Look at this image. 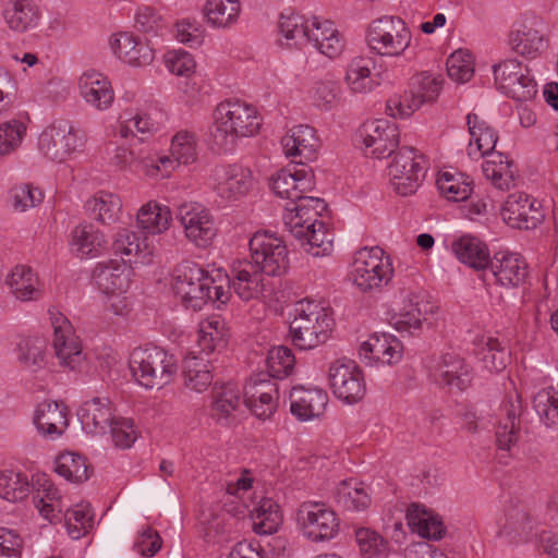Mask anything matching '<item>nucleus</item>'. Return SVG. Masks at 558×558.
<instances>
[{"mask_svg":"<svg viewBox=\"0 0 558 558\" xmlns=\"http://www.w3.org/2000/svg\"><path fill=\"white\" fill-rule=\"evenodd\" d=\"M262 120L255 107L241 100L220 102L214 111L210 130L213 144L220 150H231L239 138L258 133Z\"/></svg>","mask_w":558,"mask_h":558,"instance_id":"f257e3e1","label":"nucleus"},{"mask_svg":"<svg viewBox=\"0 0 558 558\" xmlns=\"http://www.w3.org/2000/svg\"><path fill=\"white\" fill-rule=\"evenodd\" d=\"M294 312L290 335L295 347L311 350L327 341L333 319L325 307L316 301L301 300Z\"/></svg>","mask_w":558,"mask_h":558,"instance_id":"f03ea898","label":"nucleus"},{"mask_svg":"<svg viewBox=\"0 0 558 558\" xmlns=\"http://www.w3.org/2000/svg\"><path fill=\"white\" fill-rule=\"evenodd\" d=\"M130 367L140 385L161 389L170 384L177 373V360L159 347L135 348L130 356Z\"/></svg>","mask_w":558,"mask_h":558,"instance_id":"7ed1b4c3","label":"nucleus"},{"mask_svg":"<svg viewBox=\"0 0 558 558\" xmlns=\"http://www.w3.org/2000/svg\"><path fill=\"white\" fill-rule=\"evenodd\" d=\"M393 276L390 257L378 247L357 250L352 258L349 280L362 292H371L387 286Z\"/></svg>","mask_w":558,"mask_h":558,"instance_id":"20e7f679","label":"nucleus"},{"mask_svg":"<svg viewBox=\"0 0 558 558\" xmlns=\"http://www.w3.org/2000/svg\"><path fill=\"white\" fill-rule=\"evenodd\" d=\"M411 32L399 16L385 15L374 20L367 29L368 48L379 56L399 57L411 44Z\"/></svg>","mask_w":558,"mask_h":558,"instance_id":"39448f33","label":"nucleus"},{"mask_svg":"<svg viewBox=\"0 0 558 558\" xmlns=\"http://www.w3.org/2000/svg\"><path fill=\"white\" fill-rule=\"evenodd\" d=\"M214 279L196 264L181 265L177 269L173 289L186 308L199 311L211 300Z\"/></svg>","mask_w":558,"mask_h":558,"instance_id":"423d86ee","label":"nucleus"},{"mask_svg":"<svg viewBox=\"0 0 558 558\" xmlns=\"http://www.w3.org/2000/svg\"><path fill=\"white\" fill-rule=\"evenodd\" d=\"M85 133L71 121L59 120L49 125L39 136V149L51 160L63 161L84 147Z\"/></svg>","mask_w":558,"mask_h":558,"instance_id":"0eeeda50","label":"nucleus"},{"mask_svg":"<svg viewBox=\"0 0 558 558\" xmlns=\"http://www.w3.org/2000/svg\"><path fill=\"white\" fill-rule=\"evenodd\" d=\"M177 219L185 239L197 248L209 247L218 233L215 217L199 203H184L178 207Z\"/></svg>","mask_w":558,"mask_h":558,"instance_id":"6e6552de","label":"nucleus"},{"mask_svg":"<svg viewBox=\"0 0 558 558\" xmlns=\"http://www.w3.org/2000/svg\"><path fill=\"white\" fill-rule=\"evenodd\" d=\"M251 262L268 276H280L289 267L284 241L267 231H258L250 240Z\"/></svg>","mask_w":558,"mask_h":558,"instance_id":"1a4fd4ad","label":"nucleus"},{"mask_svg":"<svg viewBox=\"0 0 558 558\" xmlns=\"http://www.w3.org/2000/svg\"><path fill=\"white\" fill-rule=\"evenodd\" d=\"M424 175V156L412 147H402L389 166L391 185L402 196L415 193Z\"/></svg>","mask_w":558,"mask_h":558,"instance_id":"9d476101","label":"nucleus"},{"mask_svg":"<svg viewBox=\"0 0 558 558\" xmlns=\"http://www.w3.org/2000/svg\"><path fill=\"white\" fill-rule=\"evenodd\" d=\"M328 381L333 395L348 404L357 403L366 393L363 372L352 360L339 359L330 363Z\"/></svg>","mask_w":558,"mask_h":558,"instance_id":"9b49d317","label":"nucleus"},{"mask_svg":"<svg viewBox=\"0 0 558 558\" xmlns=\"http://www.w3.org/2000/svg\"><path fill=\"white\" fill-rule=\"evenodd\" d=\"M497 88L517 101L531 100L537 93L536 83L527 66L515 59H508L494 65Z\"/></svg>","mask_w":558,"mask_h":558,"instance_id":"f8f14e48","label":"nucleus"},{"mask_svg":"<svg viewBox=\"0 0 558 558\" xmlns=\"http://www.w3.org/2000/svg\"><path fill=\"white\" fill-rule=\"evenodd\" d=\"M53 328L52 345L59 364L71 371L77 369L85 360L82 342L71 322L58 311H49Z\"/></svg>","mask_w":558,"mask_h":558,"instance_id":"ddd939ff","label":"nucleus"},{"mask_svg":"<svg viewBox=\"0 0 558 558\" xmlns=\"http://www.w3.org/2000/svg\"><path fill=\"white\" fill-rule=\"evenodd\" d=\"M298 521L303 534L313 542L329 541L339 531L336 512L322 502H303L298 510Z\"/></svg>","mask_w":558,"mask_h":558,"instance_id":"4468645a","label":"nucleus"},{"mask_svg":"<svg viewBox=\"0 0 558 558\" xmlns=\"http://www.w3.org/2000/svg\"><path fill=\"white\" fill-rule=\"evenodd\" d=\"M279 388L265 373L252 376L244 386V403L259 420L270 418L277 411Z\"/></svg>","mask_w":558,"mask_h":558,"instance_id":"2eb2a0df","label":"nucleus"},{"mask_svg":"<svg viewBox=\"0 0 558 558\" xmlns=\"http://www.w3.org/2000/svg\"><path fill=\"white\" fill-rule=\"evenodd\" d=\"M211 181L217 195L228 202L247 195L255 185L252 170L240 165L217 166L213 170Z\"/></svg>","mask_w":558,"mask_h":558,"instance_id":"dca6fc26","label":"nucleus"},{"mask_svg":"<svg viewBox=\"0 0 558 558\" xmlns=\"http://www.w3.org/2000/svg\"><path fill=\"white\" fill-rule=\"evenodd\" d=\"M366 156L385 158L390 156L399 144V131L395 123L385 119L365 122L360 129Z\"/></svg>","mask_w":558,"mask_h":558,"instance_id":"f3484780","label":"nucleus"},{"mask_svg":"<svg viewBox=\"0 0 558 558\" xmlns=\"http://www.w3.org/2000/svg\"><path fill=\"white\" fill-rule=\"evenodd\" d=\"M326 209L327 204L323 198L305 194L293 205H287L283 215L284 226L293 238H301L308 228L323 223L319 217Z\"/></svg>","mask_w":558,"mask_h":558,"instance_id":"a211bd4d","label":"nucleus"},{"mask_svg":"<svg viewBox=\"0 0 558 558\" xmlns=\"http://www.w3.org/2000/svg\"><path fill=\"white\" fill-rule=\"evenodd\" d=\"M502 219L512 228L530 230L536 228L544 219L537 199L523 192L511 193L501 208Z\"/></svg>","mask_w":558,"mask_h":558,"instance_id":"6ab92c4d","label":"nucleus"},{"mask_svg":"<svg viewBox=\"0 0 558 558\" xmlns=\"http://www.w3.org/2000/svg\"><path fill=\"white\" fill-rule=\"evenodd\" d=\"M315 186L314 174L304 168H284L271 177L270 189L281 197L291 201L293 205Z\"/></svg>","mask_w":558,"mask_h":558,"instance_id":"aec40b11","label":"nucleus"},{"mask_svg":"<svg viewBox=\"0 0 558 558\" xmlns=\"http://www.w3.org/2000/svg\"><path fill=\"white\" fill-rule=\"evenodd\" d=\"M264 275L259 266L248 259L235 260L228 275L229 289L244 301L257 299L264 291Z\"/></svg>","mask_w":558,"mask_h":558,"instance_id":"412c9836","label":"nucleus"},{"mask_svg":"<svg viewBox=\"0 0 558 558\" xmlns=\"http://www.w3.org/2000/svg\"><path fill=\"white\" fill-rule=\"evenodd\" d=\"M487 268L495 278L496 284L508 289L521 286L529 274L524 257L519 253L509 251L496 252L489 258Z\"/></svg>","mask_w":558,"mask_h":558,"instance_id":"4be33fe9","label":"nucleus"},{"mask_svg":"<svg viewBox=\"0 0 558 558\" xmlns=\"http://www.w3.org/2000/svg\"><path fill=\"white\" fill-rule=\"evenodd\" d=\"M523 412L521 396L515 388L508 392L500 407L501 420L496 430V441L499 449L510 450L519 439Z\"/></svg>","mask_w":558,"mask_h":558,"instance_id":"5701e85b","label":"nucleus"},{"mask_svg":"<svg viewBox=\"0 0 558 558\" xmlns=\"http://www.w3.org/2000/svg\"><path fill=\"white\" fill-rule=\"evenodd\" d=\"M403 310L391 318L398 331L420 329L422 322L437 308L424 291H411L403 299Z\"/></svg>","mask_w":558,"mask_h":558,"instance_id":"b1692460","label":"nucleus"},{"mask_svg":"<svg viewBox=\"0 0 558 558\" xmlns=\"http://www.w3.org/2000/svg\"><path fill=\"white\" fill-rule=\"evenodd\" d=\"M433 376L437 384L459 391L465 390L473 379L470 365L454 353H446L440 357Z\"/></svg>","mask_w":558,"mask_h":558,"instance_id":"393cba45","label":"nucleus"},{"mask_svg":"<svg viewBox=\"0 0 558 558\" xmlns=\"http://www.w3.org/2000/svg\"><path fill=\"white\" fill-rule=\"evenodd\" d=\"M403 354V345L399 339L387 333L372 335L364 341L359 350L361 359L371 362H380L383 364H397Z\"/></svg>","mask_w":558,"mask_h":558,"instance_id":"a878e982","label":"nucleus"},{"mask_svg":"<svg viewBox=\"0 0 558 558\" xmlns=\"http://www.w3.org/2000/svg\"><path fill=\"white\" fill-rule=\"evenodd\" d=\"M110 44L114 54L130 65H148L155 58L154 49L148 41L142 40L132 33H118Z\"/></svg>","mask_w":558,"mask_h":558,"instance_id":"bb28decb","label":"nucleus"},{"mask_svg":"<svg viewBox=\"0 0 558 558\" xmlns=\"http://www.w3.org/2000/svg\"><path fill=\"white\" fill-rule=\"evenodd\" d=\"M308 38V43L329 59L340 57L345 47V40L342 34L336 28L333 22L320 20L316 16L311 19Z\"/></svg>","mask_w":558,"mask_h":558,"instance_id":"cd10ccee","label":"nucleus"},{"mask_svg":"<svg viewBox=\"0 0 558 558\" xmlns=\"http://www.w3.org/2000/svg\"><path fill=\"white\" fill-rule=\"evenodd\" d=\"M327 402V393L318 388L294 387L290 393V411L300 421L319 417Z\"/></svg>","mask_w":558,"mask_h":558,"instance_id":"c85d7f7f","label":"nucleus"},{"mask_svg":"<svg viewBox=\"0 0 558 558\" xmlns=\"http://www.w3.org/2000/svg\"><path fill=\"white\" fill-rule=\"evenodd\" d=\"M83 429L88 434L100 435L116 418L108 398L95 397L85 401L77 411Z\"/></svg>","mask_w":558,"mask_h":558,"instance_id":"c756f323","label":"nucleus"},{"mask_svg":"<svg viewBox=\"0 0 558 558\" xmlns=\"http://www.w3.org/2000/svg\"><path fill=\"white\" fill-rule=\"evenodd\" d=\"M112 248L116 254L126 257L129 263H149L154 254V246L148 238L142 232L129 229L118 231Z\"/></svg>","mask_w":558,"mask_h":558,"instance_id":"7c9ffc66","label":"nucleus"},{"mask_svg":"<svg viewBox=\"0 0 558 558\" xmlns=\"http://www.w3.org/2000/svg\"><path fill=\"white\" fill-rule=\"evenodd\" d=\"M78 85L81 95L93 107L105 110L111 106L114 93L110 82L101 73L95 70L84 72Z\"/></svg>","mask_w":558,"mask_h":558,"instance_id":"2f4dec72","label":"nucleus"},{"mask_svg":"<svg viewBox=\"0 0 558 558\" xmlns=\"http://www.w3.org/2000/svg\"><path fill=\"white\" fill-rule=\"evenodd\" d=\"M34 423L40 434L57 438L69 426L68 409L62 403L44 401L36 409Z\"/></svg>","mask_w":558,"mask_h":558,"instance_id":"473e14b6","label":"nucleus"},{"mask_svg":"<svg viewBox=\"0 0 558 558\" xmlns=\"http://www.w3.org/2000/svg\"><path fill=\"white\" fill-rule=\"evenodd\" d=\"M466 123L471 136L468 147L469 156L478 158L495 153L494 149L498 141L496 131L476 113H469Z\"/></svg>","mask_w":558,"mask_h":558,"instance_id":"72a5a7b5","label":"nucleus"},{"mask_svg":"<svg viewBox=\"0 0 558 558\" xmlns=\"http://www.w3.org/2000/svg\"><path fill=\"white\" fill-rule=\"evenodd\" d=\"M283 151L288 157H303L312 160L319 146L316 131L310 125H296L292 128L281 140Z\"/></svg>","mask_w":558,"mask_h":558,"instance_id":"f704fd0d","label":"nucleus"},{"mask_svg":"<svg viewBox=\"0 0 558 558\" xmlns=\"http://www.w3.org/2000/svg\"><path fill=\"white\" fill-rule=\"evenodd\" d=\"M130 270L125 263L110 260L99 264L94 271L98 289L105 294H122L130 284Z\"/></svg>","mask_w":558,"mask_h":558,"instance_id":"c9c22d12","label":"nucleus"},{"mask_svg":"<svg viewBox=\"0 0 558 558\" xmlns=\"http://www.w3.org/2000/svg\"><path fill=\"white\" fill-rule=\"evenodd\" d=\"M485 158L482 166L483 174L495 187L508 191L514 186L517 169L512 160L499 151L489 154Z\"/></svg>","mask_w":558,"mask_h":558,"instance_id":"e433bc0d","label":"nucleus"},{"mask_svg":"<svg viewBox=\"0 0 558 558\" xmlns=\"http://www.w3.org/2000/svg\"><path fill=\"white\" fill-rule=\"evenodd\" d=\"M211 361L197 356L196 351L187 353L182 364L184 385L196 392L205 391L213 383Z\"/></svg>","mask_w":558,"mask_h":558,"instance_id":"4c0bfd02","label":"nucleus"},{"mask_svg":"<svg viewBox=\"0 0 558 558\" xmlns=\"http://www.w3.org/2000/svg\"><path fill=\"white\" fill-rule=\"evenodd\" d=\"M452 251L461 263L475 270L488 267L490 254L487 245L478 238L463 235L452 243Z\"/></svg>","mask_w":558,"mask_h":558,"instance_id":"58836bf2","label":"nucleus"},{"mask_svg":"<svg viewBox=\"0 0 558 558\" xmlns=\"http://www.w3.org/2000/svg\"><path fill=\"white\" fill-rule=\"evenodd\" d=\"M7 284L20 301H35L41 296L39 279L28 266L14 267L7 278Z\"/></svg>","mask_w":558,"mask_h":558,"instance_id":"ea45409f","label":"nucleus"},{"mask_svg":"<svg viewBox=\"0 0 558 558\" xmlns=\"http://www.w3.org/2000/svg\"><path fill=\"white\" fill-rule=\"evenodd\" d=\"M8 26L19 33H24L37 26L38 9L31 0H10L3 11Z\"/></svg>","mask_w":558,"mask_h":558,"instance_id":"a19ab883","label":"nucleus"},{"mask_svg":"<svg viewBox=\"0 0 558 558\" xmlns=\"http://www.w3.org/2000/svg\"><path fill=\"white\" fill-rule=\"evenodd\" d=\"M240 404L241 391L235 385L228 384L215 387L213 390L210 416L217 423L227 425Z\"/></svg>","mask_w":558,"mask_h":558,"instance_id":"79ce46f5","label":"nucleus"},{"mask_svg":"<svg viewBox=\"0 0 558 558\" xmlns=\"http://www.w3.org/2000/svg\"><path fill=\"white\" fill-rule=\"evenodd\" d=\"M89 217L102 225L117 222L122 213L120 197L110 192H98L86 203Z\"/></svg>","mask_w":558,"mask_h":558,"instance_id":"37998d69","label":"nucleus"},{"mask_svg":"<svg viewBox=\"0 0 558 558\" xmlns=\"http://www.w3.org/2000/svg\"><path fill=\"white\" fill-rule=\"evenodd\" d=\"M407 519L412 532L423 538L438 541L445 534L442 521L430 511L417 505H412L409 508Z\"/></svg>","mask_w":558,"mask_h":558,"instance_id":"c03bdc74","label":"nucleus"},{"mask_svg":"<svg viewBox=\"0 0 558 558\" xmlns=\"http://www.w3.org/2000/svg\"><path fill=\"white\" fill-rule=\"evenodd\" d=\"M509 45L514 52L531 58L539 54L547 46L539 29L526 24L510 33Z\"/></svg>","mask_w":558,"mask_h":558,"instance_id":"a18cd8bd","label":"nucleus"},{"mask_svg":"<svg viewBox=\"0 0 558 558\" xmlns=\"http://www.w3.org/2000/svg\"><path fill=\"white\" fill-rule=\"evenodd\" d=\"M104 233L92 223H83L72 231L71 245L82 256H97L106 248Z\"/></svg>","mask_w":558,"mask_h":558,"instance_id":"49530a36","label":"nucleus"},{"mask_svg":"<svg viewBox=\"0 0 558 558\" xmlns=\"http://www.w3.org/2000/svg\"><path fill=\"white\" fill-rule=\"evenodd\" d=\"M172 216L167 206L148 202L137 213V223L148 234H159L168 230Z\"/></svg>","mask_w":558,"mask_h":558,"instance_id":"de8ad7c7","label":"nucleus"},{"mask_svg":"<svg viewBox=\"0 0 558 558\" xmlns=\"http://www.w3.org/2000/svg\"><path fill=\"white\" fill-rule=\"evenodd\" d=\"M374 62L368 58H354L348 65L345 82L351 92L355 94H366L376 86L372 77Z\"/></svg>","mask_w":558,"mask_h":558,"instance_id":"09e8293b","label":"nucleus"},{"mask_svg":"<svg viewBox=\"0 0 558 558\" xmlns=\"http://www.w3.org/2000/svg\"><path fill=\"white\" fill-rule=\"evenodd\" d=\"M33 500L40 514L49 521H53L64 510L63 498L49 480H44Z\"/></svg>","mask_w":558,"mask_h":558,"instance_id":"8fccbe9b","label":"nucleus"},{"mask_svg":"<svg viewBox=\"0 0 558 558\" xmlns=\"http://www.w3.org/2000/svg\"><path fill=\"white\" fill-rule=\"evenodd\" d=\"M47 341L43 337H25L17 344L20 363L33 371L40 369L46 364Z\"/></svg>","mask_w":558,"mask_h":558,"instance_id":"3c124183","label":"nucleus"},{"mask_svg":"<svg viewBox=\"0 0 558 558\" xmlns=\"http://www.w3.org/2000/svg\"><path fill=\"white\" fill-rule=\"evenodd\" d=\"M336 502L345 510L361 511L371 504V497L362 484L349 480L341 482L335 494Z\"/></svg>","mask_w":558,"mask_h":558,"instance_id":"603ef678","label":"nucleus"},{"mask_svg":"<svg viewBox=\"0 0 558 558\" xmlns=\"http://www.w3.org/2000/svg\"><path fill=\"white\" fill-rule=\"evenodd\" d=\"M251 518L258 534H272L281 523L279 506L270 498L262 499L251 512Z\"/></svg>","mask_w":558,"mask_h":558,"instance_id":"864d4df0","label":"nucleus"},{"mask_svg":"<svg viewBox=\"0 0 558 558\" xmlns=\"http://www.w3.org/2000/svg\"><path fill=\"white\" fill-rule=\"evenodd\" d=\"M476 356L483 368L489 373H499L506 368L510 354L498 339L487 338L477 348Z\"/></svg>","mask_w":558,"mask_h":558,"instance_id":"5fc2aeb1","label":"nucleus"},{"mask_svg":"<svg viewBox=\"0 0 558 558\" xmlns=\"http://www.w3.org/2000/svg\"><path fill=\"white\" fill-rule=\"evenodd\" d=\"M241 7L239 0H207L204 12L208 23L228 27L236 22Z\"/></svg>","mask_w":558,"mask_h":558,"instance_id":"6e6d98bb","label":"nucleus"},{"mask_svg":"<svg viewBox=\"0 0 558 558\" xmlns=\"http://www.w3.org/2000/svg\"><path fill=\"white\" fill-rule=\"evenodd\" d=\"M56 472L72 483H83L89 477L87 460L73 452H65L56 459Z\"/></svg>","mask_w":558,"mask_h":558,"instance_id":"4d7b16f0","label":"nucleus"},{"mask_svg":"<svg viewBox=\"0 0 558 558\" xmlns=\"http://www.w3.org/2000/svg\"><path fill=\"white\" fill-rule=\"evenodd\" d=\"M295 239L303 250L314 257L327 256L332 252V234L326 230L324 222L315 228H308L303 236Z\"/></svg>","mask_w":558,"mask_h":558,"instance_id":"13d9d810","label":"nucleus"},{"mask_svg":"<svg viewBox=\"0 0 558 558\" xmlns=\"http://www.w3.org/2000/svg\"><path fill=\"white\" fill-rule=\"evenodd\" d=\"M278 27L289 46L308 43L311 20H306L303 15L281 14Z\"/></svg>","mask_w":558,"mask_h":558,"instance_id":"bf43d9fd","label":"nucleus"},{"mask_svg":"<svg viewBox=\"0 0 558 558\" xmlns=\"http://www.w3.org/2000/svg\"><path fill=\"white\" fill-rule=\"evenodd\" d=\"M121 119L119 134L123 138L138 137L142 142L154 131V123L147 113L124 111Z\"/></svg>","mask_w":558,"mask_h":558,"instance_id":"052dcab7","label":"nucleus"},{"mask_svg":"<svg viewBox=\"0 0 558 558\" xmlns=\"http://www.w3.org/2000/svg\"><path fill=\"white\" fill-rule=\"evenodd\" d=\"M533 405L547 426L558 428V386L539 390L534 396Z\"/></svg>","mask_w":558,"mask_h":558,"instance_id":"680f3d73","label":"nucleus"},{"mask_svg":"<svg viewBox=\"0 0 558 558\" xmlns=\"http://www.w3.org/2000/svg\"><path fill=\"white\" fill-rule=\"evenodd\" d=\"M90 506L88 504L75 505L73 508H66L64 513L68 534L73 539L84 536L93 526Z\"/></svg>","mask_w":558,"mask_h":558,"instance_id":"e2e57ef3","label":"nucleus"},{"mask_svg":"<svg viewBox=\"0 0 558 558\" xmlns=\"http://www.w3.org/2000/svg\"><path fill=\"white\" fill-rule=\"evenodd\" d=\"M171 157L182 165H190L197 159L196 135L187 130L175 133L171 141Z\"/></svg>","mask_w":558,"mask_h":558,"instance_id":"0e129e2a","label":"nucleus"},{"mask_svg":"<svg viewBox=\"0 0 558 558\" xmlns=\"http://www.w3.org/2000/svg\"><path fill=\"white\" fill-rule=\"evenodd\" d=\"M29 493V483L22 473L10 470L0 474V497L12 502L23 500Z\"/></svg>","mask_w":558,"mask_h":558,"instance_id":"69168bd1","label":"nucleus"},{"mask_svg":"<svg viewBox=\"0 0 558 558\" xmlns=\"http://www.w3.org/2000/svg\"><path fill=\"white\" fill-rule=\"evenodd\" d=\"M440 192L453 202L465 201L472 193L471 182L463 179L462 175L457 177L449 172H444L437 180Z\"/></svg>","mask_w":558,"mask_h":558,"instance_id":"338daca9","label":"nucleus"},{"mask_svg":"<svg viewBox=\"0 0 558 558\" xmlns=\"http://www.w3.org/2000/svg\"><path fill=\"white\" fill-rule=\"evenodd\" d=\"M295 359L291 350L287 347L274 348L269 351L267 356L268 373H265L269 378H282L290 375L293 371Z\"/></svg>","mask_w":558,"mask_h":558,"instance_id":"774afa93","label":"nucleus"}]
</instances>
